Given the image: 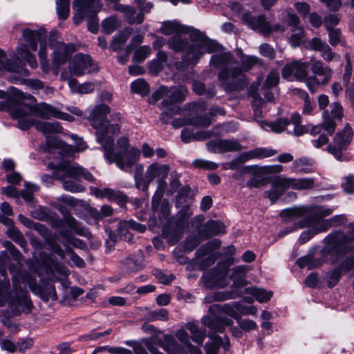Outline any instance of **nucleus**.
I'll use <instances>...</instances> for the list:
<instances>
[{
    "instance_id": "nucleus-26",
    "label": "nucleus",
    "mask_w": 354,
    "mask_h": 354,
    "mask_svg": "<svg viewBox=\"0 0 354 354\" xmlns=\"http://www.w3.org/2000/svg\"><path fill=\"white\" fill-rule=\"evenodd\" d=\"M308 48L315 51L320 52L321 56L327 62L332 60H339V56L332 52L328 45L322 41L319 38L314 37L309 41Z\"/></svg>"
},
{
    "instance_id": "nucleus-9",
    "label": "nucleus",
    "mask_w": 354,
    "mask_h": 354,
    "mask_svg": "<svg viewBox=\"0 0 354 354\" xmlns=\"http://www.w3.org/2000/svg\"><path fill=\"white\" fill-rule=\"evenodd\" d=\"M187 93L184 86L167 87L161 86L153 93V96L156 100L164 98L161 103L162 113L160 115V120L163 123H168L170 118L174 115L181 113V109L177 105L185 99Z\"/></svg>"
},
{
    "instance_id": "nucleus-11",
    "label": "nucleus",
    "mask_w": 354,
    "mask_h": 354,
    "mask_svg": "<svg viewBox=\"0 0 354 354\" xmlns=\"http://www.w3.org/2000/svg\"><path fill=\"white\" fill-rule=\"evenodd\" d=\"M223 313L235 319H239V302H231L224 305L213 304L209 306L207 315L201 319L202 324L208 328L217 332H223L226 326L232 324V321L223 318Z\"/></svg>"
},
{
    "instance_id": "nucleus-12",
    "label": "nucleus",
    "mask_w": 354,
    "mask_h": 354,
    "mask_svg": "<svg viewBox=\"0 0 354 354\" xmlns=\"http://www.w3.org/2000/svg\"><path fill=\"white\" fill-rule=\"evenodd\" d=\"M348 229L346 235L342 232H335L326 237V250L328 253L335 252L341 255L354 253V224L350 225Z\"/></svg>"
},
{
    "instance_id": "nucleus-57",
    "label": "nucleus",
    "mask_w": 354,
    "mask_h": 354,
    "mask_svg": "<svg viewBox=\"0 0 354 354\" xmlns=\"http://www.w3.org/2000/svg\"><path fill=\"white\" fill-rule=\"evenodd\" d=\"M151 49L149 46H143L135 51L133 61L136 62H143L150 54Z\"/></svg>"
},
{
    "instance_id": "nucleus-33",
    "label": "nucleus",
    "mask_w": 354,
    "mask_h": 354,
    "mask_svg": "<svg viewBox=\"0 0 354 354\" xmlns=\"http://www.w3.org/2000/svg\"><path fill=\"white\" fill-rule=\"evenodd\" d=\"M143 267V254L140 251L131 255L123 261L122 269L130 274L139 271Z\"/></svg>"
},
{
    "instance_id": "nucleus-18",
    "label": "nucleus",
    "mask_w": 354,
    "mask_h": 354,
    "mask_svg": "<svg viewBox=\"0 0 354 354\" xmlns=\"http://www.w3.org/2000/svg\"><path fill=\"white\" fill-rule=\"evenodd\" d=\"M353 132L349 125H346L343 130L339 132L335 138V145L326 147L328 153L333 154L337 160H343L342 150L351 142Z\"/></svg>"
},
{
    "instance_id": "nucleus-45",
    "label": "nucleus",
    "mask_w": 354,
    "mask_h": 354,
    "mask_svg": "<svg viewBox=\"0 0 354 354\" xmlns=\"http://www.w3.org/2000/svg\"><path fill=\"white\" fill-rule=\"evenodd\" d=\"M289 124L290 121L288 119L280 118L277 120L275 122L270 123L261 122L260 126L263 129H266V127H269L272 132L280 133L286 129V127Z\"/></svg>"
},
{
    "instance_id": "nucleus-23",
    "label": "nucleus",
    "mask_w": 354,
    "mask_h": 354,
    "mask_svg": "<svg viewBox=\"0 0 354 354\" xmlns=\"http://www.w3.org/2000/svg\"><path fill=\"white\" fill-rule=\"evenodd\" d=\"M243 19L252 30L261 32L263 35H268L272 31L277 30H280L281 32L284 31V29L280 26L272 27L269 22L266 21L264 15L253 17L245 14L243 15Z\"/></svg>"
},
{
    "instance_id": "nucleus-30",
    "label": "nucleus",
    "mask_w": 354,
    "mask_h": 354,
    "mask_svg": "<svg viewBox=\"0 0 354 354\" xmlns=\"http://www.w3.org/2000/svg\"><path fill=\"white\" fill-rule=\"evenodd\" d=\"M146 230V227L139 224L133 220L122 221L118 225L119 234L124 237V239L129 242L133 239V235L130 230H136L139 232H143Z\"/></svg>"
},
{
    "instance_id": "nucleus-29",
    "label": "nucleus",
    "mask_w": 354,
    "mask_h": 354,
    "mask_svg": "<svg viewBox=\"0 0 354 354\" xmlns=\"http://www.w3.org/2000/svg\"><path fill=\"white\" fill-rule=\"evenodd\" d=\"M277 150L266 147H259L241 153L238 156L243 163L252 159H262L271 157L277 153Z\"/></svg>"
},
{
    "instance_id": "nucleus-61",
    "label": "nucleus",
    "mask_w": 354,
    "mask_h": 354,
    "mask_svg": "<svg viewBox=\"0 0 354 354\" xmlns=\"http://www.w3.org/2000/svg\"><path fill=\"white\" fill-rule=\"evenodd\" d=\"M81 3L84 9H93L95 13L100 12L102 8L101 0H81Z\"/></svg>"
},
{
    "instance_id": "nucleus-47",
    "label": "nucleus",
    "mask_w": 354,
    "mask_h": 354,
    "mask_svg": "<svg viewBox=\"0 0 354 354\" xmlns=\"http://www.w3.org/2000/svg\"><path fill=\"white\" fill-rule=\"evenodd\" d=\"M39 191V187L37 185L26 182L24 189L19 192L21 196L26 202H32L33 194Z\"/></svg>"
},
{
    "instance_id": "nucleus-3",
    "label": "nucleus",
    "mask_w": 354,
    "mask_h": 354,
    "mask_svg": "<svg viewBox=\"0 0 354 354\" xmlns=\"http://www.w3.org/2000/svg\"><path fill=\"white\" fill-rule=\"evenodd\" d=\"M241 66L230 52H221L212 56L210 64L220 71L218 78L221 85L227 90L241 89L247 84L245 72L250 71L259 63L255 56L245 55L239 50Z\"/></svg>"
},
{
    "instance_id": "nucleus-2",
    "label": "nucleus",
    "mask_w": 354,
    "mask_h": 354,
    "mask_svg": "<svg viewBox=\"0 0 354 354\" xmlns=\"http://www.w3.org/2000/svg\"><path fill=\"white\" fill-rule=\"evenodd\" d=\"M160 32L172 35L167 41L169 48L183 52V59L187 64L195 65L205 53L217 52L221 48L198 29L183 26L176 21H163Z\"/></svg>"
},
{
    "instance_id": "nucleus-48",
    "label": "nucleus",
    "mask_w": 354,
    "mask_h": 354,
    "mask_svg": "<svg viewBox=\"0 0 354 354\" xmlns=\"http://www.w3.org/2000/svg\"><path fill=\"white\" fill-rule=\"evenodd\" d=\"M56 12L59 19H66L70 13V0H56Z\"/></svg>"
},
{
    "instance_id": "nucleus-5",
    "label": "nucleus",
    "mask_w": 354,
    "mask_h": 354,
    "mask_svg": "<svg viewBox=\"0 0 354 354\" xmlns=\"http://www.w3.org/2000/svg\"><path fill=\"white\" fill-rule=\"evenodd\" d=\"M23 37L26 44L20 45L17 48V57L26 60L31 68H37V62L36 58L31 52L37 50V44L39 43V57L41 68L44 73H48L50 66L47 58L48 53L46 34L40 30H32L30 28H25L23 30Z\"/></svg>"
},
{
    "instance_id": "nucleus-17",
    "label": "nucleus",
    "mask_w": 354,
    "mask_h": 354,
    "mask_svg": "<svg viewBox=\"0 0 354 354\" xmlns=\"http://www.w3.org/2000/svg\"><path fill=\"white\" fill-rule=\"evenodd\" d=\"M309 64L299 60L287 63L282 71V77L289 81L297 80L306 82Z\"/></svg>"
},
{
    "instance_id": "nucleus-37",
    "label": "nucleus",
    "mask_w": 354,
    "mask_h": 354,
    "mask_svg": "<svg viewBox=\"0 0 354 354\" xmlns=\"http://www.w3.org/2000/svg\"><path fill=\"white\" fill-rule=\"evenodd\" d=\"M210 341L205 345V354H218V349L221 346L224 349L229 347V340L226 338L225 343L223 342L222 338L219 336L211 335L209 336Z\"/></svg>"
},
{
    "instance_id": "nucleus-51",
    "label": "nucleus",
    "mask_w": 354,
    "mask_h": 354,
    "mask_svg": "<svg viewBox=\"0 0 354 354\" xmlns=\"http://www.w3.org/2000/svg\"><path fill=\"white\" fill-rule=\"evenodd\" d=\"M131 88L133 93L142 96L147 95L149 91L148 84L142 79H138L133 82L131 85Z\"/></svg>"
},
{
    "instance_id": "nucleus-38",
    "label": "nucleus",
    "mask_w": 354,
    "mask_h": 354,
    "mask_svg": "<svg viewBox=\"0 0 354 354\" xmlns=\"http://www.w3.org/2000/svg\"><path fill=\"white\" fill-rule=\"evenodd\" d=\"M245 293L252 295L259 303L268 302L273 295L271 290L257 287H248L245 288Z\"/></svg>"
},
{
    "instance_id": "nucleus-62",
    "label": "nucleus",
    "mask_w": 354,
    "mask_h": 354,
    "mask_svg": "<svg viewBox=\"0 0 354 354\" xmlns=\"http://www.w3.org/2000/svg\"><path fill=\"white\" fill-rule=\"evenodd\" d=\"M111 329L106 330L102 333H99L95 330H92L90 333L81 336L80 339L84 341L95 340L104 336L109 335L111 334Z\"/></svg>"
},
{
    "instance_id": "nucleus-35",
    "label": "nucleus",
    "mask_w": 354,
    "mask_h": 354,
    "mask_svg": "<svg viewBox=\"0 0 354 354\" xmlns=\"http://www.w3.org/2000/svg\"><path fill=\"white\" fill-rule=\"evenodd\" d=\"M91 191L92 194L99 198H106L111 201H126V197L124 196H123L120 192L115 191L112 189L104 188L103 189H100L91 187Z\"/></svg>"
},
{
    "instance_id": "nucleus-19",
    "label": "nucleus",
    "mask_w": 354,
    "mask_h": 354,
    "mask_svg": "<svg viewBox=\"0 0 354 354\" xmlns=\"http://www.w3.org/2000/svg\"><path fill=\"white\" fill-rule=\"evenodd\" d=\"M69 69L72 74L79 76L96 71L97 66L89 55L79 53L73 59Z\"/></svg>"
},
{
    "instance_id": "nucleus-40",
    "label": "nucleus",
    "mask_w": 354,
    "mask_h": 354,
    "mask_svg": "<svg viewBox=\"0 0 354 354\" xmlns=\"http://www.w3.org/2000/svg\"><path fill=\"white\" fill-rule=\"evenodd\" d=\"M161 347L168 354H187V352L183 351L182 348L178 344L176 341L169 335H165L163 342Z\"/></svg>"
},
{
    "instance_id": "nucleus-6",
    "label": "nucleus",
    "mask_w": 354,
    "mask_h": 354,
    "mask_svg": "<svg viewBox=\"0 0 354 354\" xmlns=\"http://www.w3.org/2000/svg\"><path fill=\"white\" fill-rule=\"evenodd\" d=\"M331 213L332 209H324L319 206H299L285 209L281 212L280 216L286 220H293L301 216H307V220L299 227L304 226L311 227L317 234L327 231L332 226L330 219H321Z\"/></svg>"
},
{
    "instance_id": "nucleus-56",
    "label": "nucleus",
    "mask_w": 354,
    "mask_h": 354,
    "mask_svg": "<svg viewBox=\"0 0 354 354\" xmlns=\"http://www.w3.org/2000/svg\"><path fill=\"white\" fill-rule=\"evenodd\" d=\"M63 223L67 225L72 231L77 234L82 235L84 234V229L80 227L76 220L71 215H66L64 216Z\"/></svg>"
},
{
    "instance_id": "nucleus-55",
    "label": "nucleus",
    "mask_w": 354,
    "mask_h": 354,
    "mask_svg": "<svg viewBox=\"0 0 354 354\" xmlns=\"http://www.w3.org/2000/svg\"><path fill=\"white\" fill-rule=\"evenodd\" d=\"M192 165L196 168L207 170H216L218 167L217 163L203 159H196L193 161Z\"/></svg>"
},
{
    "instance_id": "nucleus-58",
    "label": "nucleus",
    "mask_w": 354,
    "mask_h": 354,
    "mask_svg": "<svg viewBox=\"0 0 354 354\" xmlns=\"http://www.w3.org/2000/svg\"><path fill=\"white\" fill-rule=\"evenodd\" d=\"M209 137V135L208 133H205L204 135H203L202 136L194 135L192 131H191L188 129H184L181 131L182 140L185 143L189 142L192 138L194 140H200V139L205 140V139L208 138Z\"/></svg>"
},
{
    "instance_id": "nucleus-41",
    "label": "nucleus",
    "mask_w": 354,
    "mask_h": 354,
    "mask_svg": "<svg viewBox=\"0 0 354 354\" xmlns=\"http://www.w3.org/2000/svg\"><path fill=\"white\" fill-rule=\"evenodd\" d=\"M131 29L125 28L123 30L118 32L113 39V41L110 45V49L111 50L117 51L121 49L124 44L127 41L129 37L131 35Z\"/></svg>"
},
{
    "instance_id": "nucleus-46",
    "label": "nucleus",
    "mask_w": 354,
    "mask_h": 354,
    "mask_svg": "<svg viewBox=\"0 0 354 354\" xmlns=\"http://www.w3.org/2000/svg\"><path fill=\"white\" fill-rule=\"evenodd\" d=\"M121 24L118 17L112 15L102 21V30L106 34H111L119 28Z\"/></svg>"
},
{
    "instance_id": "nucleus-10",
    "label": "nucleus",
    "mask_w": 354,
    "mask_h": 354,
    "mask_svg": "<svg viewBox=\"0 0 354 354\" xmlns=\"http://www.w3.org/2000/svg\"><path fill=\"white\" fill-rule=\"evenodd\" d=\"M169 171V165L153 162L147 167L144 176L138 172L135 174V185L138 189L147 192L150 183L156 180L158 185L154 193L155 198H162L167 185L166 179Z\"/></svg>"
},
{
    "instance_id": "nucleus-43",
    "label": "nucleus",
    "mask_w": 354,
    "mask_h": 354,
    "mask_svg": "<svg viewBox=\"0 0 354 354\" xmlns=\"http://www.w3.org/2000/svg\"><path fill=\"white\" fill-rule=\"evenodd\" d=\"M239 296V294L234 292H215L207 295L204 298L205 303H212L218 301H225L227 299H234Z\"/></svg>"
},
{
    "instance_id": "nucleus-31",
    "label": "nucleus",
    "mask_w": 354,
    "mask_h": 354,
    "mask_svg": "<svg viewBox=\"0 0 354 354\" xmlns=\"http://www.w3.org/2000/svg\"><path fill=\"white\" fill-rule=\"evenodd\" d=\"M3 71L17 73L21 76H28L29 74L24 64L14 65L10 60L7 59L5 53L0 49V73Z\"/></svg>"
},
{
    "instance_id": "nucleus-13",
    "label": "nucleus",
    "mask_w": 354,
    "mask_h": 354,
    "mask_svg": "<svg viewBox=\"0 0 354 354\" xmlns=\"http://www.w3.org/2000/svg\"><path fill=\"white\" fill-rule=\"evenodd\" d=\"M206 109L204 102H193L189 104L184 110L187 118H178L172 122L174 128H180L183 125L192 124L196 127H208L211 124V120L207 116H197Z\"/></svg>"
},
{
    "instance_id": "nucleus-25",
    "label": "nucleus",
    "mask_w": 354,
    "mask_h": 354,
    "mask_svg": "<svg viewBox=\"0 0 354 354\" xmlns=\"http://www.w3.org/2000/svg\"><path fill=\"white\" fill-rule=\"evenodd\" d=\"M37 114L44 118L51 117L66 120L73 121V117L71 115L58 110L56 107L46 103H40L35 108Z\"/></svg>"
},
{
    "instance_id": "nucleus-22",
    "label": "nucleus",
    "mask_w": 354,
    "mask_h": 354,
    "mask_svg": "<svg viewBox=\"0 0 354 354\" xmlns=\"http://www.w3.org/2000/svg\"><path fill=\"white\" fill-rule=\"evenodd\" d=\"M31 106L19 104L14 109H10V115L18 122V127L22 130H26L33 124Z\"/></svg>"
},
{
    "instance_id": "nucleus-42",
    "label": "nucleus",
    "mask_w": 354,
    "mask_h": 354,
    "mask_svg": "<svg viewBox=\"0 0 354 354\" xmlns=\"http://www.w3.org/2000/svg\"><path fill=\"white\" fill-rule=\"evenodd\" d=\"M248 271L246 266H239L233 268L230 278L234 282V286L240 287L244 285V279Z\"/></svg>"
},
{
    "instance_id": "nucleus-27",
    "label": "nucleus",
    "mask_w": 354,
    "mask_h": 354,
    "mask_svg": "<svg viewBox=\"0 0 354 354\" xmlns=\"http://www.w3.org/2000/svg\"><path fill=\"white\" fill-rule=\"evenodd\" d=\"M208 149L215 153L237 151L242 149V146L236 140H218L207 144Z\"/></svg>"
},
{
    "instance_id": "nucleus-4",
    "label": "nucleus",
    "mask_w": 354,
    "mask_h": 354,
    "mask_svg": "<svg viewBox=\"0 0 354 354\" xmlns=\"http://www.w3.org/2000/svg\"><path fill=\"white\" fill-rule=\"evenodd\" d=\"M17 266H11L9 269L12 274L13 292L10 290V282L7 279L0 281V306L8 305L14 313H29L31 302L27 291L21 286L28 285L33 290L35 278L19 269Z\"/></svg>"
},
{
    "instance_id": "nucleus-20",
    "label": "nucleus",
    "mask_w": 354,
    "mask_h": 354,
    "mask_svg": "<svg viewBox=\"0 0 354 354\" xmlns=\"http://www.w3.org/2000/svg\"><path fill=\"white\" fill-rule=\"evenodd\" d=\"M330 111L326 110L322 113L323 122L322 128L332 134L335 129L337 123L343 117V108L337 102L332 103L330 106Z\"/></svg>"
},
{
    "instance_id": "nucleus-1",
    "label": "nucleus",
    "mask_w": 354,
    "mask_h": 354,
    "mask_svg": "<svg viewBox=\"0 0 354 354\" xmlns=\"http://www.w3.org/2000/svg\"><path fill=\"white\" fill-rule=\"evenodd\" d=\"M88 111V120L96 130V140L101 145L107 162H115L120 169L129 171L138 161L141 152L146 158L154 155V149L147 143L142 145L141 151L135 147H130L129 138L126 136L118 139L115 148L114 137L120 133V126L117 122L111 123L105 120L110 113L109 106L100 104L89 108Z\"/></svg>"
},
{
    "instance_id": "nucleus-32",
    "label": "nucleus",
    "mask_w": 354,
    "mask_h": 354,
    "mask_svg": "<svg viewBox=\"0 0 354 354\" xmlns=\"http://www.w3.org/2000/svg\"><path fill=\"white\" fill-rule=\"evenodd\" d=\"M283 167L281 165H265L259 167L257 165L245 166L241 168V174H253L259 175H266L270 174H277L283 171Z\"/></svg>"
},
{
    "instance_id": "nucleus-7",
    "label": "nucleus",
    "mask_w": 354,
    "mask_h": 354,
    "mask_svg": "<svg viewBox=\"0 0 354 354\" xmlns=\"http://www.w3.org/2000/svg\"><path fill=\"white\" fill-rule=\"evenodd\" d=\"M36 129L42 132L46 136V145L50 149H59V153L63 158L71 157L75 151H84L87 149L86 145L81 138H78L77 135L72 134L71 138L76 140L75 147L66 145L64 142L58 140L53 134L61 133L62 127L57 122H38L35 124Z\"/></svg>"
},
{
    "instance_id": "nucleus-21",
    "label": "nucleus",
    "mask_w": 354,
    "mask_h": 354,
    "mask_svg": "<svg viewBox=\"0 0 354 354\" xmlns=\"http://www.w3.org/2000/svg\"><path fill=\"white\" fill-rule=\"evenodd\" d=\"M59 236L62 238L61 243L65 246L66 250L69 252L70 259L72 263L79 268H84L85 266L84 261L77 256L75 252L69 250L70 245H73L78 248H84L85 243L74 236L70 235L67 232L61 230L59 232Z\"/></svg>"
},
{
    "instance_id": "nucleus-64",
    "label": "nucleus",
    "mask_w": 354,
    "mask_h": 354,
    "mask_svg": "<svg viewBox=\"0 0 354 354\" xmlns=\"http://www.w3.org/2000/svg\"><path fill=\"white\" fill-rule=\"evenodd\" d=\"M193 212L190 209V208L185 205L183 206V208L180 210L178 213L179 216V221H180V225L184 226L185 223L187 221L188 218L192 216Z\"/></svg>"
},
{
    "instance_id": "nucleus-49",
    "label": "nucleus",
    "mask_w": 354,
    "mask_h": 354,
    "mask_svg": "<svg viewBox=\"0 0 354 354\" xmlns=\"http://www.w3.org/2000/svg\"><path fill=\"white\" fill-rule=\"evenodd\" d=\"M313 165V161L306 158H301L294 161L292 165L294 170L296 172L308 173L311 171L310 166Z\"/></svg>"
},
{
    "instance_id": "nucleus-24",
    "label": "nucleus",
    "mask_w": 354,
    "mask_h": 354,
    "mask_svg": "<svg viewBox=\"0 0 354 354\" xmlns=\"http://www.w3.org/2000/svg\"><path fill=\"white\" fill-rule=\"evenodd\" d=\"M226 280L225 272L217 270L205 272L201 278L206 288H224L228 283Z\"/></svg>"
},
{
    "instance_id": "nucleus-59",
    "label": "nucleus",
    "mask_w": 354,
    "mask_h": 354,
    "mask_svg": "<svg viewBox=\"0 0 354 354\" xmlns=\"http://www.w3.org/2000/svg\"><path fill=\"white\" fill-rule=\"evenodd\" d=\"M279 81V73L276 71H272L268 75L263 84L265 88H270L278 84Z\"/></svg>"
},
{
    "instance_id": "nucleus-63",
    "label": "nucleus",
    "mask_w": 354,
    "mask_h": 354,
    "mask_svg": "<svg viewBox=\"0 0 354 354\" xmlns=\"http://www.w3.org/2000/svg\"><path fill=\"white\" fill-rule=\"evenodd\" d=\"M259 53L261 55L269 59H274L275 57V51L274 48L268 44H261L259 46Z\"/></svg>"
},
{
    "instance_id": "nucleus-50",
    "label": "nucleus",
    "mask_w": 354,
    "mask_h": 354,
    "mask_svg": "<svg viewBox=\"0 0 354 354\" xmlns=\"http://www.w3.org/2000/svg\"><path fill=\"white\" fill-rule=\"evenodd\" d=\"M207 233L209 236L217 235L225 232V225L219 221H211L205 224Z\"/></svg>"
},
{
    "instance_id": "nucleus-44",
    "label": "nucleus",
    "mask_w": 354,
    "mask_h": 354,
    "mask_svg": "<svg viewBox=\"0 0 354 354\" xmlns=\"http://www.w3.org/2000/svg\"><path fill=\"white\" fill-rule=\"evenodd\" d=\"M288 188L294 189H306L313 187L314 185V180L312 178H300L294 179L286 178Z\"/></svg>"
},
{
    "instance_id": "nucleus-34",
    "label": "nucleus",
    "mask_w": 354,
    "mask_h": 354,
    "mask_svg": "<svg viewBox=\"0 0 354 354\" xmlns=\"http://www.w3.org/2000/svg\"><path fill=\"white\" fill-rule=\"evenodd\" d=\"M161 198H155V194L152 198V207L154 214L158 217L161 223H168L170 215V205L166 201L160 203Z\"/></svg>"
},
{
    "instance_id": "nucleus-52",
    "label": "nucleus",
    "mask_w": 354,
    "mask_h": 354,
    "mask_svg": "<svg viewBox=\"0 0 354 354\" xmlns=\"http://www.w3.org/2000/svg\"><path fill=\"white\" fill-rule=\"evenodd\" d=\"M292 32L289 38V43L293 48H296L301 44L304 39V30L301 28H295Z\"/></svg>"
},
{
    "instance_id": "nucleus-14",
    "label": "nucleus",
    "mask_w": 354,
    "mask_h": 354,
    "mask_svg": "<svg viewBox=\"0 0 354 354\" xmlns=\"http://www.w3.org/2000/svg\"><path fill=\"white\" fill-rule=\"evenodd\" d=\"M57 32L52 31L50 33V46L53 50L52 55V64L58 68L61 65L66 64L71 57L72 54L75 51L74 44H65L61 41H56Z\"/></svg>"
},
{
    "instance_id": "nucleus-16",
    "label": "nucleus",
    "mask_w": 354,
    "mask_h": 354,
    "mask_svg": "<svg viewBox=\"0 0 354 354\" xmlns=\"http://www.w3.org/2000/svg\"><path fill=\"white\" fill-rule=\"evenodd\" d=\"M135 2L140 10L138 14H136L135 8L129 6L120 5L115 7V10L124 14L125 17L131 24H141L144 21L145 14L149 12L153 7L152 3L147 2L146 0H135Z\"/></svg>"
},
{
    "instance_id": "nucleus-54",
    "label": "nucleus",
    "mask_w": 354,
    "mask_h": 354,
    "mask_svg": "<svg viewBox=\"0 0 354 354\" xmlns=\"http://www.w3.org/2000/svg\"><path fill=\"white\" fill-rule=\"evenodd\" d=\"M73 9L76 10L73 16V22L75 24H79L84 19V8L82 5L81 0H75L73 3Z\"/></svg>"
},
{
    "instance_id": "nucleus-36",
    "label": "nucleus",
    "mask_w": 354,
    "mask_h": 354,
    "mask_svg": "<svg viewBox=\"0 0 354 354\" xmlns=\"http://www.w3.org/2000/svg\"><path fill=\"white\" fill-rule=\"evenodd\" d=\"M186 330H188L190 333L189 335V340L192 339L194 342L198 346H201L206 337V330L202 329L199 326L194 322H187L185 324V328H182Z\"/></svg>"
},
{
    "instance_id": "nucleus-60",
    "label": "nucleus",
    "mask_w": 354,
    "mask_h": 354,
    "mask_svg": "<svg viewBox=\"0 0 354 354\" xmlns=\"http://www.w3.org/2000/svg\"><path fill=\"white\" fill-rule=\"evenodd\" d=\"M190 194V187L189 186L183 187L178 192L176 197V205H181L187 202Z\"/></svg>"
},
{
    "instance_id": "nucleus-53",
    "label": "nucleus",
    "mask_w": 354,
    "mask_h": 354,
    "mask_svg": "<svg viewBox=\"0 0 354 354\" xmlns=\"http://www.w3.org/2000/svg\"><path fill=\"white\" fill-rule=\"evenodd\" d=\"M147 319L150 322L166 321L168 319V311L165 308L150 311L147 315Z\"/></svg>"
},
{
    "instance_id": "nucleus-28",
    "label": "nucleus",
    "mask_w": 354,
    "mask_h": 354,
    "mask_svg": "<svg viewBox=\"0 0 354 354\" xmlns=\"http://www.w3.org/2000/svg\"><path fill=\"white\" fill-rule=\"evenodd\" d=\"M288 189L286 178L279 176L275 177L272 181V188L266 193V196L274 203Z\"/></svg>"
},
{
    "instance_id": "nucleus-39",
    "label": "nucleus",
    "mask_w": 354,
    "mask_h": 354,
    "mask_svg": "<svg viewBox=\"0 0 354 354\" xmlns=\"http://www.w3.org/2000/svg\"><path fill=\"white\" fill-rule=\"evenodd\" d=\"M176 337L184 345L191 354H202L201 349L190 342L189 334L185 329L180 328L175 333Z\"/></svg>"
},
{
    "instance_id": "nucleus-15",
    "label": "nucleus",
    "mask_w": 354,
    "mask_h": 354,
    "mask_svg": "<svg viewBox=\"0 0 354 354\" xmlns=\"http://www.w3.org/2000/svg\"><path fill=\"white\" fill-rule=\"evenodd\" d=\"M311 71L314 76L308 77L306 84L312 93H315L317 86L329 82L333 75V71L328 66H324L321 61H315L311 65Z\"/></svg>"
},
{
    "instance_id": "nucleus-8",
    "label": "nucleus",
    "mask_w": 354,
    "mask_h": 354,
    "mask_svg": "<svg viewBox=\"0 0 354 354\" xmlns=\"http://www.w3.org/2000/svg\"><path fill=\"white\" fill-rule=\"evenodd\" d=\"M54 176L62 181L64 189L70 192H82L85 190L80 183L81 178L91 183L95 181L93 176L76 162L61 163Z\"/></svg>"
}]
</instances>
